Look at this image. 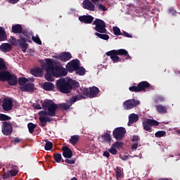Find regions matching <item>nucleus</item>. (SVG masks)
I'll list each match as a JSON object with an SVG mask.
<instances>
[{"label": "nucleus", "instance_id": "f257e3e1", "mask_svg": "<svg viewBox=\"0 0 180 180\" xmlns=\"http://www.w3.org/2000/svg\"><path fill=\"white\" fill-rule=\"evenodd\" d=\"M92 25H96L94 30L98 32H95V36H97V37H99L102 40H109L110 37L106 34L108 30H106V22L105 21L99 18H96Z\"/></svg>", "mask_w": 180, "mask_h": 180}, {"label": "nucleus", "instance_id": "f03ea898", "mask_svg": "<svg viewBox=\"0 0 180 180\" xmlns=\"http://www.w3.org/2000/svg\"><path fill=\"white\" fill-rule=\"evenodd\" d=\"M42 108L44 110L39 112V116H51L54 117L56 116V112L57 110V104L53 101V100H46L42 103ZM48 110V111H46Z\"/></svg>", "mask_w": 180, "mask_h": 180}, {"label": "nucleus", "instance_id": "7ed1b4c3", "mask_svg": "<svg viewBox=\"0 0 180 180\" xmlns=\"http://www.w3.org/2000/svg\"><path fill=\"white\" fill-rule=\"evenodd\" d=\"M106 56H108L113 63L120 61V58L118 56H124L126 57V60H131V56L129 55V52L126 49L112 50L106 52Z\"/></svg>", "mask_w": 180, "mask_h": 180}, {"label": "nucleus", "instance_id": "20e7f679", "mask_svg": "<svg viewBox=\"0 0 180 180\" xmlns=\"http://www.w3.org/2000/svg\"><path fill=\"white\" fill-rule=\"evenodd\" d=\"M0 81L6 82L7 81L8 85L15 86L18 85V77L15 74H11L9 71H0Z\"/></svg>", "mask_w": 180, "mask_h": 180}, {"label": "nucleus", "instance_id": "39448f33", "mask_svg": "<svg viewBox=\"0 0 180 180\" xmlns=\"http://www.w3.org/2000/svg\"><path fill=\"white\" fill-rule=\"evenodd\" d=\"M56 88L61 94H71V84L69 80L60 78L56 81Z\"/></svg>", "mask_w": 180, "mask_h": 180}, {"label": "nucleus", "instance_id": "423d86ee", "mask_svg": "<svg viewBox=\"0 0 180 180\" xmlns=\"http://www.w3.org/2000/svg\"><path fill=\"white\" fill-rule=\"evenodd\" d=\"M48 63H51L52 70L53 71V75L56 78H60L61 77H65L68 74L67 69L63 66H59L54 64L53 59H47Z\"/></svg>", "mask_w": 180, "mask_h": 180}, {"label": "nucleus", "instance_id": "0eeeda50", "mask_svg": "<svg viewBox=\"0 0 180 180\" xmlns=\"http://www.w3.org/2000/svg\"><path fill=\"white\" fill-rule=\"evenodd\" d=\"M81 99H85L84 94L74 96L70 99V104H67L65 103L58 104L57 105V109H60V110H68L70 107L72 106V103H75L77 101H81Z\"/></svg>", "mask_w": 180, "mask_h": 180}, {"label": "nucleus", "instance_id": "6e6552de", "mask_svg": "<svg viewBox=\"0 0 180 180\" xmlns=\"http://www.w3.org/2000/svg\"><path fill=\"white\" fill-rule=\"evenodd\" d=\"M42 68L45 70L46 74L44 75L45 79L53 82L54 81V72L53 70V65L49 63V60H46V63L42 65Z\"/></svg>", "mask_w": 180, "mask_h": 180}, {"label": "nucleus", "instance_id": "1a4fd4ad", "mask_svg": "<svg viewBox=\"0 0 180 180\" xmlns=\"http://www.w3.org/2000/svg\"><path fill=\"white\" fill-rule=\"evenodd\" d=\"M151 84L148 82H141L137 86H131L129 88L131 92H141L142 91H146V89L150 88Z\"/></svg>", "mask_w": 180, "mask_h": 180}, {"label": "nucleus", "instance_id": "9d476101", "mask_svg": "<svg viewBox=\"0 0 180 180\" xmlns=\"http://www.w3.org/2000/svg\"><path fill=\"white\" fill-rule=\"evenodd\" d=\"M82 94L84 96H87V98H96L99 94V88L94 86L89 89H84Z\"/></svg>", "mask_w": 180, "mask_h": 180}, {"label": "nucleus", "instance_id": "9b49d317", "mask_svg": "<svg viewBox=\"0 0 180 180\" xmlns=\"http://www.w3.org/2000/svg\"><path fill=\"white\" fill-rule=\"evenodd\" d=\"M139 105H140V101L132 98L125 101L123 103V108L125 110H130L136 108Z\"/></svg>", "mask_w": 180, "mask_h": 180}, {"label": "nucleus", "instance_id": "f8f14e48", "mask_svg": "<svg viewBox=\"0 0 180 180\" xmlns=\"http://www.w3.org/2000/svg\"><path fill=\"white\" fill-rule=\"evenodd\" d=\"M126 134V129L123 127H117L112 131V136L115 140H123Z\"/></svg>", "mask_w": 180, "mask_h": 180}, {"label": "nucleus", "instance_id": "ddd939ff", "mask_svg": "<svg viewBox=\"0 0 180 180\" xmlns=\"http://www.w3.org/2000/svg\"><path fill=\"white\" fill-rule=\"evenodd\" d=\"M143 130L146 131H151V128L158 126L160 122L154 119H148L143 122Z\"/></svg>", "mask_w": 180, "mask_h": 180}, {"label": "nucleus", "instance_id": "4468645a", "mask_svg": "<svg viewBox=\"0 0 180 180\" xmlns=\"http://www.w3.org/2000/svg\"><path fill=\"white\" fill-rule=\"evenodd\" d=\"M13 131L12 124L8 122H4L1 124V132L4 136H11Z\"/></svg>", "mask_w": 180, "mask_h": 180}, {"label": "nucleus", "instance_id": "2eb2a0df", "mask_svg": "<svg viewBox=\"0 0 180 180\" xmlns=\"http://www.w3.org/2000/svg\"><path fill=\"white\" fill-rule=\"evenodd\" d=\"M79 60L75 59L72 61L69 62L66 65V69L68 70V72H74L77 68H79Z\"/></svg>", "mask_w": 180, "mask_h": 180}, {"label": "nucleus", "instance_id": "dca6fc26", "mask_svg": "<svg viewBox=\"0 0 180 180\" xmlns=\"http://www.w3.org/2000/svg\"><path fill=\"white\" fill-rule=\"evenodd\" d=\"M26 41H27L26 38L20 37V39L17 40V45H15L20 47L23 53H26V50H27L29 47V44L26 43Z\"/></svg>", "mask_w": 180, "mask_h": 180}, {"label": "nucleus", "instance_id": "f3484780", "mask_svg": "<svg viewBox=\"0 0 180 180\" xmlns=\"http://www.w3.org/2000/svg\"><path fill=\"white\" fill-rule=\"evenodd\" d=\"M1 106L4 110L9 112V110H12V108H13V101H12V98H4Z\"/></svg>", "mask_w": 180, "mask_h": 180}, {"label": "nucleus", "instance_id": "a211bd4d", "mask_svg": "<svg viewBox=\"0 0 180 180\" xmlns=\"http://www.w3.org/2000/svg\"><path fill=\"white\" fill-rule=\"evenodd\" d=\"M94 17L89 15H80L79 17V22L85 25H91L94 22Z\"/></svg>", "mask_w": 180, "mask_h": 180}, {"label": "nucleus", "instance_id": "6ab92c4d", "mask_svg": "<svg viewBox=\"0 0 180 180\" xmlns=\"http://www.w3.org/2000/svg\"><path fill=\"white\" fill-rule=\"evenodd\" d=\"M20 91L22 92H34V84L27 83L24 86H20Z\"/></svg>", "mask_w": 180, "mask_h": 180}, {"label": "nucleus", "instance_id": "aec40b11", "mask_svg": "<svg viewBox=\"0 0 180 180\" xmlns=\"http://www.w3.org/2000/svg\"><path fill=\"white\" fill-rule=\"evenodd\" d=\"M21 34L25 36V39L27 40V43H32V37L33 36L32 31H30L28 29H24Z\"/></svg>", "mask_w": 180, "mask_h": 180}, {"label": "nucleus", "instance_id": "412c9836", "mask_svg": "<svg viewBox=\"0 0 180 180\" xmlns=\"http://www.w3.org/2000/svg\"><path fill=\"white\" fill-rule=\"evenodd\" d=\"M39 126L41 127H46L47 126V123H50L51 122V118L49 117H44V116H39Z\"/></svg>", "mask_w": 180, "mask_h": 180}, {"label": "nucleus", "instance_id": "4be33fe9", "mask_svg": "<svg viewBox=\"0 0 180 180\" xmlns=\"http://www.w3.org/2000/svg\"><path fill=\"white\" fill-rule=\"evenodd\" d=\"M32 75L34 77H43L44 72H43V69L41 68H34L30 70Z\"/></svg>", "mask_w": 180, "mask_h": 180}, {"label": "nucleus", "instance_id": "5701e85b", "mask_svg": "<svg viewBox=\"0 0 180 180\" xmlns=\"http://www.w3.org/2000/svg\"><path fill=\"white\" fill-rule=\"evenodd\" d=\"M63 155L65 158H71L72 157V150L67 146L62 148Z\"/></svg>", "mask_w": 180, "mask_h": 180}, {"label": "nucleus", "instance_id": "b1692460", "mask_svg": "<svg viewBox=\"0 0 180 180\" xmlns=\"http://www.w3.org/2000/svg\"><path fill=\"white\" fill-rule=\"evenodd\" d=\"M71 58H72V56H71L70 52H65L58 57V60H60V61H63V63H66V61L71 60Z\"/></svg>", "mask_w": 180, "mask_h": 180}, {"label": "nucleus", "instance_id": "393cba45", "mask_svg": "<svg viewBox=\"0 0 180 180\" xmlns=\"http://www.w3.org/2000/svg\"><path fill=\"white\" fill-rule=\"evenodd\" d=\"M41 88L44 89V91H54V84L46 82L41 84Z\"/></svg>", "mask_w": 180, "mask_h": 180}, {"label": "nucleus", "instance_id": "a878e982", "mask_svg": "<svg viewBox=\"0 0 180 180\" xmlns=\"http://www.w3.org/2000/svg\"><path fill=\"white\" fill-rule=\"evenodd\" d=\"M23 30L24 29L20 24H16L12 26L11 32L15 34L18 33L20 34L23 32Z\"/></svg>", "mask_w": 180, "mask_h": 180}, {"label": "nucleus", "instance_id": "bb28decb", "mask_svg": "<svg viewBox=\"0 0 180 180\" xmlns=\"http://www.w3.org/2000/svg\"><path fill=\"white\" fill-rule=\"evenodd\" d=\"M0 50L3 53H9L12 50V45L9 43H4L0 46Z\"/></svg>", "mask_w": 180, "mask_h": 180}, {"label": "nucleus", "instance_id": "cd10ccee", "mask_svg": "<svg viewBox=\"0 0 180 180\" xmlns=\"http://www.w3.org/2000/svg\"><path fill=\"white\" fill-rule=\"evenodd\" d=\"M8 40V35L4 27H0V41H5Z\"/></svg>", "mask_w": 180, "mask_h": 180}, {"label": "nucleus", "instance_id": "c85d7f7f", "mask_svg": "<svg viewBox=\"0 0 180 180\" xmlns=\"http://www.w3.org/2000/svg\"><path fill=\"white\" fill-rule=\"evenodd\" d=\"M101 139L103 143H110L112 136H110V134L106 132L101 136Z\"/></svg>", "mask_w": 180, "mask_h": 180}, {"label": "nucleus", "instance_id": "c756f323", "mask_svg": "<svg viewBox=\"0 0 180 180\" xmlns=\"http://www.w3.org/2000/svg\"><path fill=\"white\" fill-rule=\"evenodd\" d=\"M70 86H71V91L72 89H77V88H79V82H78L77 80L74 79H68Z\"/></svg>", "mask_w": 180, "mask_h": 180}, {"label": "nucleus", "instance_id": "7c9ffc66", "mask_svg": "<svg viewBox=\"0 0 180 180\" xmlns=\"http://www.w3.org/2000/svg\"><path fill=\"white\" fill-rule=\"evenodd\" d=\"M78 141H79V135H73L70 137V139L69 140V143H70V144H72V146H75V144H77V143H78Z\"/></svg>", "mask_w": 180, "mask_h": 180}, {"label": "nucleus", "instance_id": "2f4dec72", "mask_svg": "<svg viewBox=\"0 0 180 180\" xmlns=\"http://www.w3.org/2000/svg\"><path fill=\"white\" fill-rule=\"evenodd\" d=\"M75 72L77 75L84 77V75H85V68L79 65V68L75 70Z\"/></svg>", "mask_w": 180, "mask_h": 180}, {"label": "nucleus", "instance_id": "473e14b6", "mask_svg": "<svg viewBox=\"0 0 180 180\" xmlns=\"http://www.w3.org/2000/svg\"><path fill=\"white\" fill-rule=\"evenodd\" d=\"M27 127L29 132L32 134V133H34V129L37 127V124H33L32 122H30L27 124Z\"/></svg>", "mask_w": 180, "mask_h": 180}, {"label": "nucleus", "instance_id": "72a5a7b5", "mask_svg": "<svg viewBox=\"0 0 180 180\" xmlns=\"http://www.w3.org/2000/svg\"><path fill=\"white\" fill-rule=\"evenodd\" d=\"M156 110L158 113H167V107L162 105H156Z\"/></svg>", "mask_w": 180, "mask_h": 180}, {"label": "nucleus", "instance_id": "f704fd0d", "mask_svg": "<svg viewBox=\"0 0 180 180\" xmlns=\"http://www.w3.org/2000/svg\"><path fill=\"white\" fill-rule=\"evenodd\" d=\"M0 71H8V67L2 58H0Z\"/></svg>", "mask_w": 180, "mask_h": 180}, {"label": "nucleus", "instance_id": "c9c22d12", "mask_svg": "<svg viewBox=\"0 0 180 180\" xmlns=\"http://www.w3.org/2000/svg\"><path fill=\"white\" fill-rule=\"evenodd\" d=\"M29 82V79L26 77H19L18 78V84L19 85L23 86L26 85V83Z\"/></svg>", "mask_w": 180, "mask_h": 180}, {"label": "nucleus", "instance_id": "e433bc0d", "mask_svg": "<svg viewBox=\"0 0 180 180\" xmlns=\"http://www.w3.org/2000/svg\"><path fill=\"white\" fill-rule=\"evenodd\" d=\"M129 119L131 120V122H134V123H136V122L139 121V117L136 114H131L129 116Z\"/></svg>", "mask_w": 180, "mask_h": 180}, {"label": "nucleus", "instance_id": "4c0bfd02", "mask_svg": "<svg viewBox=\"0 0 180 180\" xmlns=\"http://www.w3.org/2000/svg\"><path fill=\"white\" fill-rule=\"evenodd\" d=\"M44 148L46 151H50V150L53 148V143L50 141L46 139Z\"/></svg>", "mask_w": 180, "mask_h": 180}, {"label": "nucleus", "instance_id": "58836bf2", "mask_svg": "<svg viewBox=\"0 0 180 180\" xmlns=\"http://www.w3.org/2000/svg\"><path fill=\"white\" fill-rule=\"evenodd\" d=\"M32 40L34 41V43L41 46V40H40L39 35L37 34L35 37L32 35Z\"/></svg>", "mask_w": 180, "mask_h": 180}, {"label": "nucleus", "instance_id": "ea45409f", "mask_svg": "<svg viewBox=\"0 0 180 180\" xmlns=\"http://www.w3.org/2000/svg\"><path fill=\"white\" fill-rule=\"evenodd\" d=\"M112 30L115 36H122L123 34L118 27H113Z\"/></svg>", "mask_w": 180, "mask_h": 180}, {"label": "nucleus", "instance_id": "a19ab883", "mask_svg": "<svg viewBox=\"0 0 180 180\" xmlns=\"http://www.w3.org/2000/svg\"><path fill=\"white\" fill-rule=\"evenodd\" d=\"M167 134V132L165 131H159L155 132V137L161 138L164 137Z\"/></svg>", "mask_w": 180, "mask_h": 180}, {"label": "nucleus", "instance_id": "79ce46f5", "mask_svg": "<svg viewBox=\"0 0 180 180\" xmlns=\"http://www.w3.org/2000/svg\"><path fill=\"white\" fill-rule=\"evenodd\" d=\"M61 154L60 153H54L53 154V159L55 160L56 162H61Z\"/></svg>", "mask_w": 180, "mask_h": 180}, {"label": "nucleus", "instance_id": "37998d69", "mask_svg": "<svg viewBox=\"0 0 180 180\" xmlns=\"http://www.w3.org/2000/svg\"><path fill=\"white\" fill-rule=\"evenodd\" d=\"M8 43L12 46H16L18 44V40L14 37H11L8 39Z\"/></svg>", "mask_w": 180, "mask_h": 180}, {"label": "nucleus", "instance_id": "c03bdc74", "mask_svg": "<svg viewBox=\"0 0 180 180\" xmlns=\"http://www.w3.org/2000/svg\"><path fill=\"white\" fill-rule=\"evenodd\" d=\"M11 117L5 115V114H0V120L1 122H5L6 120H11Z\"/></svg>", "mask_w": 180, "mask_h": 180}, {"label": "nucleus", "instance_id": "a18cd8bd", "mask_svg": "<svg viewBox=\"0 0 180 180\" xmlns=\"http://www.w3.org/2000/svg\"><path fill=\"white\" fill-rule=\"evenodd\" d=\"M112 147L115 148H122V147H123V142L116 141L112 145Z\"/></svg>", "mask_w": 180, "mask_h": 180}, {"label": "nucleus", "instance_id": "49530a36", "mask_svg": "<svg viewBox=\"0 0 180 180\" xmlns=\"http://www.w3.org/2000/svg\"><path fill=\"white\" fill-rule=\"evenodd\" d=\"M115 174H116L117 179H119V178H121L122 177V169H120V167H117Z\"/></svg>", "mask_w": 180, "mask_h": 180}, {"label": "nucleus", "instance_id": "de8ad7c7", "mask_svg": "<svg viewBox=\"0 0 180 180\" xmlns=\"http://www.w3.org/2000/svg\"><path fill=\"white\" fill-rule=\"evenodd\" d=\"M140 140H141L140 136L137 135H134L131 138L132 143H139Z\"/></svg>", "mask_w": 180, "mask_h": 180}, {"label": "nucleus", "instance_id": "09e8293b", "mask_svg": "<svg viewBox=\"0 0 180 180\" xmlns=\"http://www.w3.org/2000/svg\"><path fill=\"white\" fill-rule=\"evenodd\" d=\"M155 101V102H164V101H165V98L163 96H156Z\"/></svg>", "mask_w": 180, "mask_h": 180}, {"label": "nucleus", "instance_id": "8fccbe9b", "mask_svg": "<svg viewBox=\"0 0 180 180\" xmlns=\"http://www.w3.org/2000/svg\"><path fill=\"white\" fill-rule=\"evenodd\" d=\"M18 171L16 169H12L9 171L10 176H16L18 175Z\"/></svg>", "mask_w": 180, "mask_h": 180}, {"label": "nucleus", "instance_id": "3c124183", "mask_svg": "<svg viewBox=\"0 0 180 180\" xmlns=\"http://www.w3.org/2000/svg\"><path fill=\"white\" fill-rule=\"evenodd\" d=\"M109 153H111L113 155H116L117 154V150L116 148H113V146L111 147L110 149L108 150Z\"/></svg>", "mask_w": 180, "mask_h": 180}, {"label": "nucleus", "instance_id": "603ef678", "mask_svg": "<svg viewBox=\"0 0 180 180\" xmlns=\"http://www.w3.org/2000/svg\"><path fill=\"white\" fill-rule=\"evenodd\" d=\"M131 150H137L139 148V142H134L131 146Z\"/></svg>", "mask_w": 180, "mask_h": 180}, {"label": "nucleus", "instance_id": "864d4df0", "mask_svg": "<svg viewBox=\"0 0 180 180\" xmlns=\"http://www.w3.org/2000/svg\"><path fill=\"white\" fill-rule=\"evenodd\" d=\"M98 6L99 11H103V12H105V11H106V7L105 6H103V4H98Z\"/></svg>", "mask_w": 180, "mask_h": 180}, {"label": "nucleus", "instance_id": "5fc2aeb1", "mask_svg": "<svg viewBox=\"0 0 180 180\" xmlns=\"http://www.w3.org/2000/svg\"><path fill=\"white\" fill-rule=\"evenodd\" d=\"M65 162H67V164H75V159H66L65 160Z\"/></svg>", "mask_w": 180, "mask_h": 180}, {"label": "nucleus", "instance_id": "6e6d98bb", "mask_svg": "<svg viewBox=\"0 0 180 180\" xmlns=\"http://www.w3.org/2000/svg\"><path fill=\"white\" fill-rule=\"evenodd\" d=\"M169 13H171V15H172V16H176V11H175L174 8H170L169 10Z\"/></svg>", "mask_w": 180, "mask_h": 180}, {"label": "nucleus", "instance_id": "4d7b16f0", "mask_svg": "<svg viewBox=\"0 0 180 180\" xmlns=\"http://www.w3.org/2000/svg\"><path fill=\"white\" fill-rule=\"evenodd\" d=\"M11 176V174L8 172H6L3 175V178H4V179H8V178H9Z\"/></svg>", "mask_w": 180, "mask_h": 180}, {"label": "nucleus", "instance_id": "13d9d810", "mask_svg": "<svg viewBox=\"0 0 180 180\" xmlns=\"http://www.w3.org/2000/svg\"><path fill=\"white\" fill-rule=\"evenodd\" d=\"M103 155L104 157H106L107 158H109V157H110V154L109 153V152L108 150L104 151Z\"/></svg>", "mask_w": 180, "mask_h": 180}, {"label": "nucleus", "instance_id": "bf43d9fd", "mask_svg": "<svg viewBox=\"0 0 180 180\" xmlns=\"http://www.w3.org/2000/svg\"><path fill=\"white\" fill-rule=\"evenodd\" d=\"M123 36H124L125 37H128V38H131V35H130V34H129L128 32L124 31L122 33Z\"/></svg>", "mask_w": 180, "mask_h": 180}, {"label": "nucleus", "instance_id": "052dcab7", "mask_svg": "<svg viewBox=\"0 0 180 180\" xmlns=\"http://www.w3.org/2000/svg\"><path fill=\"white\" fill-rule=\"evenodd\" d=\"M34 108L40 110V109H41V105H40V104L34 105Z\"/></svg>", "mask_w": 180, "mask_h": 180}, {"label": "nucleus", "instance_id": "680f3d73", "mask_svg": "<svg viewBox=\"0 0 180 180\" xmlns=\"http://www.w3.org/2000/svg\"><path fill=\"white\" fill-rule=\"evenodd\" d=\"M9 4H18V2H19V0H8Z\"/></svg>", "mask_w": 180, "mask_h": 180}, {"label": "nucleus", "instance_id": "e2e57ef3", "mask_svg": "<svg viewBox=\"0 0 180 180\" xmlns=\"http://www.w3.org/2000/svg\"><path fill=\"white\" fill-rule=\"evenodd\" d=\"M121 158L123 161H126L127 160H129V156L124 155Z\"/></svg>", "mask_w": 180, "mask_h": 180}, {"label": "nucleus", "instance_id": "0e129e2a", "mask_svg": "<svg viewBox=\"0 0 180 180\" xmlns=\"http://www.w3.org/2000/svg\"><path fill=\"white\" fill-rule=\"evenodd\" d=\"M131 124H134V122H133V121H131V120L129 119L127 126H131Z\"/></svg>", "mask_w": 180, "mask_h": 180}, {"label": "nucleus", "instance_id": "69168bd1", "mask_svg": "<svg viewBox=\"0 0 180 180\" xmlns=\"http://www.w3.org/2000/svg\"><path fill=\"white\" fill-rule=\"evenodd\" d=\"M14 143H20V139L19 138H15L14 139Z\"/></svg>", "mask_w": 180, "mask_h": 180}, {"label": "nucleus", "instance_id": "338daca9", "mask_svg": "<svg viewBox=\"0 0 180 180\" xmlns=\"http://www.w3.org/2000/svg\"><path fill=\"white\" fill-rule=\"evenodd\" d=\"M158 180H169V179L167 178H160V179H158Z\"/></svg>", "mask_w": 180, "mask_h": 180}, {"label": "nucleus", "instance_id": "774afa93", "mask_svg": "<svg viewBox=\"0 0 180 180\" xmlns=\"http://www.w3.org/2000/svg\"><path fill=\"white\" fill-rule=\"evenodd\" d=\"M176 75H179L180 77V71L179 70L176 71Z\"/></svg>", "mask_w": 180, "mask_h": 180}]
</instances>
